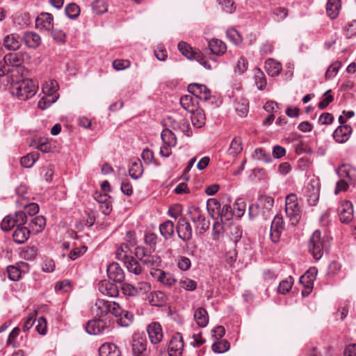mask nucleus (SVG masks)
Wrapping results in <instances>:
<instances>
[{
    "instance_id": "2",
    "label": "nucleus",
    "mask_w": 356,
    "mask_h": 356,
    "mask_svg": "<svg viewBox=\"0 0 356 356\" xmlns=\"http://www.w3.org/2000/svg\"><path fill=\"white\" fill-rule=\"evenodd\" d=\"M119 304L104 299H97L91 307V312L95 317L100 318H109V315L119 312Z\"/></svg>"
},
{
    "instance_id": "48",
    "label": "nucleus",
    "mask_w": 356,
    "mask_h": 356,
    "mask_svg": "<svg viewBox=\"0 0 356 356\" xmlns=\"http://www.w3.org/2000/svg\"><path fill=\"white\" fill-rule=\"evenodd\" d=\"M293 284V280L292 277L289 276L286 279L282 280L277 288V291L283 295L287 293L291 290Z\"/></svg>"
},
{
    "instance_id": "33",
    "label": "nucleus",
    "mask_w": 356,
    "mask_h": 356,
    "mask_svg": "<svg viewBox=\"0 0 356 356\" xmlns=\"http://www.w3.org/2000/svg\"><path fill=\"white\" fill-rule=\"evenodd\" d=\"M59 86L56 80H49L42 86V92L45 95L58 96Z\"/></svg>"
},
{
    "instance_id": "4",
    "label": "nucleus",
    "mask_w": 356,
    "mask_h": 356,
    "mask_svg": "<svg viewBox=\"0 0 356 356\" xmlns=\"http://www.w3.org/2000/svg\"><path fill=\"white\" fill-rule=\"evenodd\" d=\"M285 212L292 225L298 223L301 217V209L296 194L291 193L286 196Z\"/></svg>"
},
{
    "instance_id": "43",
    "label": "nucleus",
    "mask_w": 356,
    "mask_h": 356,
    "mask_svg": "<svg viewBox=\"0 0 356 356\" xmlns=\"http://www.w3.org/2000/svg\"><path fill=\"white\" fill-rule=\"evenodd\" d=\"M220 221L226 224V221H230L233 218V211L230 205L224 204L219 211Z\"/></svg>"
},
{
    "instance_id": "37",
    "label": "nucleus",
    "mask_w": 356,
    "mask_h": 356,
    "mask_svg": "<svg viewBox=\"0 0 356 356\" xmlns=\"http://www.w3.org/2000/svg\"><path fill=\"white\" fill-rule=\"evenodd\" d=\"M46 225V219L42 216H38L32 218L29 223L30 229L35 234L41 232Z\"/></svg>"
},
{
    "instance_id": "31",
    "label": "nucleus",
    "mask_w": 356,
    "mask_h": 356,
    "mask_svg": "<svg viewBox=\"0 0 356 356\" xmlns=\"http://www.w3.org/2000/svg\"><path fill=\"white\" fill-rule=\"evenodd\" d=\"M341 8L340 0H328L326 5V12L328 17L331 19L337 17Z\"/></svg>"
},
{
    "instance_id": "29",
    "label": "nucleus",
    "mask_w": 356,
    "mask_h": 356,
    "mask_svg": "<svg viewBox=\"0 0 356 356\" xmlns=\"http://www.w3.org/2000/svg\"><path fill=\"white\" fill-rule=\"evenodd\" d=\"M209 48L212 54L221 56L226 51V44L218 39L213 38L208 42Z\"/></svg>"
},
{
    "instance_id": "61",
    "label": "nucleus",
    "mask_w": 356,
    "mask_h": 356,
    "mask_svg": "<svg viewBox=\"0 0 356 356\" xmlns=\"http://www.w3.org/2000/svg\"><path fill=\"white\" fill-rule=\"evenodd\" d=\"M344 35L347 38L356 36V19L349 22L344 29Z\"/></svg>"
},
{
    "instance_id": "19",
    "label": "nucleus",
    "mask_w": 356,
    "mask_h": 356,
    "mask_svg": "<svg viewBox=\"0 0 356 356\" xmlns=\"http://www.w3.org/2000/svg\"><path fill=\"white\" fill-rule=\"evenodd\" d=\"M38 29L44 31H51L53 28V16L48 13H41L35 20Z\"/></svg>"
},
{
    "instance_id": "62",
    "label": "nucleus",
    "mask_w": 356,
    "mask_h": 356,
    "mask_svg": "<svg viewBox=\"0 0 356 356\" xmlns=\"http://www.w3.org/2000/svg\"><path fill=\"white\" fill-rule=\"evenodd\" d=\"M236 111L240 116H245L248 112V102L246 99H241L237 102Z\"/></svg>"
},
{
    "instance_id": "20",
    "label": "nucleus",
    "mask_w": 356,
    "mask_h": 356,
    "mask_svg": "<svg viewBox=\"0 0 356 356\" xmlns=\"http://www.w3.org/2000/svg\"><path fill=\"white\" fill-rule=\"evenodd\" d=\"M24 267H28V264L25 262H20L15 265L8 266L6 268L8 278L13 282L19 281L22 277V268Z\"/></svg>"
},
{
    "instance_id": "44",
    "label": "nucleus",
    "mask_w": 356,
    "mask_h": 356,
    "mask_svg": "<svg viewBox=\"0 0 356 356\" xmlns=\"http://www.w3.org/2000/svg\"><path fill=\"white\" fill-rule=\"evenodd\" d=\"M58 99V96L45 95L38 101V106L42 110H44L49 107L53 103L56 102Z\"/></svg>"
},
{
    "instance_id": "30",
    "label": "nucleus",
    "mask_w": 356,
    "mask_h": 356,
    "mask_svg": "<svg viewBox=\"0 0 356 356\" xmlns=\"http://www.w3.org/2000/svg\"><path fill=\"white\" fill-rule=\"evenodd\" d=\"M23 40L27 47L35 48L40 45L41 39L40 35L34 32H26Z\"/></svg>"
},
{
    "instance_id": "3",
    "label": "nucleus",
    "mask_w": 356,
    "mask_h": 356,
    "mask_svg": "<svg viewBox=\"0 0 356 356\" xmlns=\"http://www.w3.org/2000/svg\"><path fill=\"white\" fill-rule=\"evenodd\" d=\"M329 248V241L327 239L321 237V233L316 230L310 238L309 249L316 260L320 259L323 254L324 251Z\"/></svg>"
},
{
    "instance_id": "35",
    "label": "nucleus",
    "mask_w": 356,
    "mask_h": 356,
    "mask_svg": "<svg viewBox=\"0 0 356 356\" xmlns=\"http://www.w3.org/2000/svg\"><path fill=\"white\" fill-rule=\"evenodd\" d=\"M4 46L8 50L15 51L20 47L19 36L16 34H10L4 39Z\"/></svg>"
},
{
    "instance_id": "56",
    "label": "nucleus",
    "mask_w": 356,
    "mask_h": 356,
    "mask_svg": "<svg viewBox=\"0 0 356 356\" xmlns=\"http://www.w3.org/2000/svg\"><path fill=\"white\" fill-rule=\"evenodd\" d=\"M38 250L34 246L25 247L22 252V257L26 260H33L37 256Z\"/></svg>"
},
{
    "instance_id": "6",
    "label": "nucleus",
    "mask_w": 356,
    "mask_h": 356,
    "mask_svg": "<svg viewBox=\"0 0 356 356\" xmlns=\"http://www.w3.org/2000/svg\"><path fill=\"white\" fill-rule=\"evenodd\" d=\"M111 320L108 318H100L95 317L94 319L88 321L86 325V330L90 334L97 335L103 334L109 329Z\"/></svg>"
},
{
    "instance_id": "10",
    "label": "nucleus",
    "mask_w": 356,
    "mask_h": 356,
    "mask_svg": "<svg viewBox=\"0 0 356 356\" xmlns=\"http://www.w3.org/2000/svg\"><path fill=\"white\" fill-rule=\"evenodd\" d=\"M147 332L151 343L154 346L160 343L163 338V329L159 322H152L147 326Z\"/></svg>"
},
{
    "instance_id": "53",
    "label": "nucleus",
    "mask_w": 356,
    "mask_h": 356,
    "mask_svg": "<svg viewBox=\"0 0 356 356\" xmlns=\"http://www.w3.org/2000/svg\"><path fill=\"white\" fill-rule=\"evenodd\" d=\"M142 158L143 161L147 164L154 163L155 165L159 166V162L154 159V155L152 150L149 149H145L142 152Z\"/></svg>"
},
{
    "instance_id": "24",
    "label": "nucleus",
    "mask_w": 356,
    "mask_h": 356,
    "mask_svg": "<svg viewBox=\"0 0 356 356\" xmlns=\"http://www.w3.org/2000/svg\"><path fill=\"white\" fill-rule=\"evenodd\" d=\"M147 299L151 305L162 307L166 303L168 298L164 292L154 291L149 294Z\"/></svg>"
},
{
    "instance_id": "7",
    "label": "nucleus",
    "mask_w": 356,
    "mask_h": 356,
    "mask_svg": "<svg viewBox=\"0 0 356 356\" xmlns=\"http://www.w3.org/2000/svg\"><path fill=\"white\" fill-rule=\"evenodd\" d=\"M147 339L140 333H135L132 337L131 352L133 356H148Z\"/></svg>"
},
{
    "instance_id": "41",
    "label": "nucleus",
    "mask_w": 356,
    "mask_h": 356,
    "mask_svg": "<svg viewBox=\"0 0 356 356\" xmlns=\"http://www.w3.org/2000/svg\"><path fill=\"white\" fill-rule=\"evenodd\" d=\"M191 220L194 223L198 222L204 218V215L200 207L196 206L189 207L187 211Z\"/></svg>"
},
{
    "instance_id": "23",
    "label": "nucleus",
    "mask_w": 356,
    "mask_h": 356,
    "mask_svg": "<svg viewBox=\"0 0 356 356\" xmlns=\"http://www.w3.org/2000/svg\"><path fill=\"white\" fill-rule=\"evenodd\" d=\"M30 236V229L24 226H17L13 234V241L17 244L24 243Z\"/></svg>"
},
{
    "instance_id": "1",
    "label": "nucleus",
    "mask_w": 356,
    "mask_h": 356,
    "mask_svg": "<svg viewBox=\"0 0 356 356\" xmlns=\"http://www.w3.org/2000/svg\"><path fill=\"white\" fill-rule=\"evenodd\" d=\"M36 86L31 79H23L11 85L10 91L19 100L25 101L36 93Z\"/></svg>"
},
{
    "instance_id": "17",
    "label": "nucleus",
    "mask_w": 356,
    "mask_h": 356,
    "mask_svg": "<svg viewBox=\"0 0 356 356\" xmlns=\"http://www.w3.org/2000/svg\"><path fill=\"white\" fill-rule=\"evenodd\" d=\"M98 290L103 295L109 297H117L119 294L118 286L106 280H101L98 283Z\"/></svg>"
},
{
    "instance_id": "12",
    "label": "nucleus",
    "mask_w": 356,
    "mask_h": 356,
    "mask_svg": "<svg viewBox=\"0 0 356 356\" xmlns=\"http://www.w3.org/2000/svg\"><path fill=\"white\" fill-rule=\"evenodd\" d=\"M188 91L197 100L207 101L211 97L210 90L203 84L191 83L188 86Z\"/></svg>"
},
{
    "instance_id": "5",
    "label": "nucleus",
    "mask_w": 356,
    "mask_h": 356,
    "mask_svg": "<svg viewBox=\"0 0 356 356\" xmlns=\"http://www.w3.org/2000/svg\"><path fill=\"white\" fill-rule=\"evenodd\" d=\"M178 49L181 54L188 59H195L200 65L207 70H211V67L205 60L203 54L200 51H195L192 47L186 42H180L178 44Z\"/></svg>"
},
{
    "instance_id": "60",
    "label": "nucleus",
    "mask_w": 356,
    "mask_h": 356,
    "mask_svg": "<svg viewBox=\"0 0 356 356\" xmlns=\"http://www.w3.org/2000/svg\"><path fill=\"white\" fill-rule=\"evenodd\" d=\"M341 66V63L340 62H336L330 65L327 70L325 77L326 79H330L333 78L338 72Z\"/></svg>"
},
{
    "instance_id": "40",
    "label": "nucleus",
    "mask_w": 356,
    "mask_h": 356,
    "mask_svg": "<svg viewBox=\"0 0 356 356\" xmlns=\"http://www.w3.org/2000/svg\"><path fill=\"white\" fill-rule=\"evenodd\" d=\"M161 136L164 144L172 147H175L177 145V138L170 129H163L161 132Z\"/></svg>"
},
{
    "instance_id": "36",
    "label": "nucleus",
    "mask_w": 356,
    "mask_h": 356,
    "mask_svg": "<svg viewBox=\"0 0 356 356\" xmlns=\"http://www.w3.org/2000/svg\"><path fill=\"white\" fill-rule=\"evenodd\" d=\"M124 265L127 270L134 275H140L143 271L140 263L132 256H130V258H128V260H126Z\"/></svg>"
},
{
    "instance_id": "54",
    "label": "nucleus",
    "mask_w": 356,
    "mask_h": 356,
    "mask_svg": "<svg viewBox=\"0 0 356 356\" xmlns=\"http://www.w3.org/2000/svg\"><path fill=\"white\" fill-rule=\"evenodd\" d=\"M3 62L6 65L18 66L20 63V58L15 53H10L4 56Z\"/></svg>"
},
{
    "instance_id": "16",
    "label": "nucleus",
    "mask_w": 356,
    "mask_h": 356,
    "mask_svg": "<svg viewBox=\"0 0 356 356\" xmlns=\"http://www.w3.org/2000/svg\"><path fill=\"white\" fill-rule=\"evenodd\" d=\"M341 222L348 223L353 218V204L350 201H344L338 209Z\"/></svg>"
},
{
    "instance_id": "21",
    "label": "nucleus",
    "mask_w": 356,
    "mask_h": 356,
    "mask_svg": "<svg viewBox=\"0 0 356 356\" xmlns=\"http://www.w3.org/2000/svg\"><path fill=\"white\" fill-rule=\"evenodd\" d=\"M181 106L187 111L194 113L198 109V100L193 95H186L180 98Z\"/></svg>"
},
{
    "instance_id": "39",
    "label": "nucleus",
    "mask_w": 356,
    "mask_h": 356,
    "mask_svg": "<svg viewBox=\"0 0 356 356\" xmlns=\"http://www.w3.org/2000/svg\"><path fill=\"white\" fill-rule=\"evenodd\" d=\"M161 234L165 238H171L174 234V223L170 220H166L159 226Z\"/></svg>"
},
{
    "instance_id": "42",
    "label": "nucleus",
    "mask_w": 356,
    "mask_h": 356,
    "mask_svg": "<svg viewBox=\"0 0 356 356\" xmlns=\"http://www.w3.org/2000/svg\"><path fill=\"white\" fill-rule=\"evenodd\" d=\"M39 158L38 152H31L21 158L20 163L24 168H31Z\"/></svg>"
},
{
    "instance_id": "18",
    "label": "nucleus",
    "mask_w": 356,
    "mask_h": 356,
    "mask_svg": "<svg viewBox=\"0 0 356 356\" xmlns=\"http://www.w3.org/2000/svg\"><path fill=\"white\" fill-rule=\"evenodd\" d=\"M170 127L175 131H180L186 134L187 136H190L192 134V131L188 123V121L185 118H181L180 120H173L172 118H169Z\"/></svg>"
},
{
    "instance_id": "46",
    "label": "nucleus",
    "mask_w": 356,
    "mask_h": 356,
    "mask_svg": "<svg viewBox=\"0 0 356 356\" xmlns=\"http://www.w3.org/2000/svg\"><path fill=\"white\" fill-rule=\"evenodd\" d=\"M242 150V142L240 138H234L229 146L228 153L233 156L238 155Z\"/></svg>"
},
{
    "instance_id": "50",
    "label": "nucleus",
    "mask_w": 356,
    "mask_h": 356,
    "mask_svg": "<svg viewBox=\"0 0 356 356\" xmlns=\"http://www.w3.org/2000/svg\"><path fill=\"white\" fill-rule=\"evenodd\" d=\"M212 350L217 353H223L230 348V344L227 340H220L213 343Z\"/></svg>"
},
{
    "instance_id": "13",
    "label": "nucleus",
    "mask_w": 356,
    "mask_h": 356,
    "mask_svg": "<svg viewBox=\"0 0 356 356\" xmlns=\"http://www.w3.org/2000/svg\"><path fill=\"white\" fill-rule=\"evenodd\" d=\"M177 232L179 237L184 241H188L192 238V227L185 218H180L177 222Z\"/></svg>"
},
{
    "instance_id": "49",
    "label": "nucleus",
    "mask_w": 356,
    "mask_h": 356,
    "mask_svg": "<svg viewBox=\"0 0 356 356\" xmlns=\"http://www.w3.org/2000/svg\"><path fill=\"white\" fill-rule=\"evenodd\" d=\"M80 8L76 3H69L65 9L66 15L70 19H76L80 15Z\"/></svg>"
},
{
    "instance_id": "15",
    "label": "nucleus",
    "mask_w": 356,
    "mask_h": 356,
    "mask_svg": "<svg viewBox=\"0 0 356 356\" xmlns=\"http://www.w3.org/2000/svg\"><path fill=\"white\" fill-rule=\"evenodd\" d=\"M106 271L110 280L118 283L124 280V272L118 263H111L108 266Z\"/></svg>"
},
{
    "instance_id": "38",
    "label": "nucleus",
    "mask_w": 356,
    "mask_h": 356,
    "mask_svg": "<svg viewBox=\"0 0 356 356\" xmlns=\"http://www.w3.org/2000/svg\"><path fill=\"white\" fill-rule=\"evenodd\" d=\"M141 262L152 270L154 268H158L157 267H159L161 263V259L156 254H148L145 258L142 259Z\"/></svg>"
},
{
    "instance_id": "64",
    "label": "nucleus",
    "mask_w": 356,
    "mask_h": 356,
    "mask_svg": "<svg viewBox=\"0 0 356 356\" xmlns=\"http://www.w3.org/2000/svg\"><path fill=\"white\" fill-rule=\"evenodd\" d=\"M36 148L43 153H48L51 151V144L47 138H40L37 142Z\"/></svg>"
},
{
    "instance_id": "52",
    "label": "nucleus",
    "mask_w": 356,
    "mask_h": 356,
    "mask_svg": "<svg viewBox=\"0 0 356 356\" xmlns=\"http://www.w3.org/2000/svg\"><path fill=\"white\" fill-rule=\"evenodd\" d=\"M192 114L191 121L193 125L197 126V127H201L204 124L205 118L202 110L197 109V111Z\"/></svg>"
},
{
    "instance_id": "11",
    "label": "nucleus",
    "mask_w": 356,
    "mask_h": 356,
    "mask_svg": "<svg viewBox=\"0 0 356 356\" xmlns=\"http://www.w3.org/2000/svg\"><path fill=\"white\" fill-rule=\"evenodd\" d=\"M184 350V339L181 333H175L170 341L168 345V354L170 356H181Z\"/></svg>"
},
{
    "instance_id": "25",
    "label": "nucleus",
    "mask_w": 356,
    "mask_h": 356,
    "mask_svg": "<svg viewBox=\"0 0 356 356\" xmlns=\"http://www.w3.org/2000/svg\"><path fill=\"white\" fill-rule=\"evenodd\" d=\"M120 311L116 313H113V316L118 318V323L122 327H127L129 326L134 320V315L127 311L124 310L120 305H119Z\"/></svg>"
},
{
    "instance_id": "59",
    "label": "nucleus",
    "mask_w": 356,
    "mask_h": 356,
    "mask_svg": "<svg viewBox=\"0 0 356 356\" xmlns=\"http://www.w3.org/2000/svg\"><path fill=\"white\" fill-rule=\"evenodd\" d=\"M179 285L182 289L188 291H193L197 289V282L189 278L181 280Z\"/></svg>"
},
{
    "instance_id": "34",
    "label": "nucleus",
    "mask_w": 356,
    "mask_h": 356,
    "mask_svg": "<svg viewBox=\"0 0 356 356\" xmlns=\"http://www.w3.org/2000/svg\"><path fill=\"white\" fill-rule=\"evenodd\" d=\"M265 68L268 74L271 76L279 75L282 71L280 63L272 58L268 59L266 61Z\"/></svg>"
},
{
    "instance_id": "32",
    "label": "nucleus",
    "mask_w": 356,
    "mask_h": 356,
    "mask_svg": "<svg viewBox=\"0 0 356 356\" xmlns=\"http://www.w3.org/2000/svg\"><path fill=\"white\" fill-rule=\"evenodd\" d=\"M194 318L197 324L201 327H206L209 323L207 312L202 307H199L195 311Z\"/></svg>"
},
{
    "instance_id": "9",
    "label": "nucleus",
    "mask_w": 356,
    "mask_h": 356,
    "mask_svg": "<svg viewBox=\"0 0 356 356\" xmlns=\"http://www.w3.org/2000/svg\"><path fill=\"white\" fill-rule=\"evenodd\" d=\"M319 195L320 184L317 180L312 179L306 186L305 191L308 204L311 206L316 205L319 200Z\"/></svg>"
},
{
    "instance_id": "28",
    "label": "nucleus",
    "mask_w": 356,
    "mask_h": 356,
    "mask_svg": "<svg viewBox=\"0 0 356 356\" xmlns=\"http://www.w3.org/2000/svg\"><path fill=\"white\" fill-rule=\"evenodd\" d=\"M314 279L315 276L313 273L310 274L309 271L300 278V282L305 286L304 289L302 291V296L306 297L311 293L313 289V281Z\"/></svg>"
},
{
    "instance_id": "14",
    "label": "nucleus",
    "mask_w": 356,
    "mask_h": 356,
    "mask_svg": "<svg viewBox=\"0 0 356 356\" xmlns=\"http://www.w3.org/2000/svg\"><path fill=\"white\" fill-rule=\"evenodd\" d=\"M284 229L283 218L280 216H275L272 221L270 231V237L273 242L277 243L280 239V236Z\"/></svg>"
},
{
    "instance_id": "27",
    "label": "nucleus",
    "mask_w": 356,
    "mask_h": 356,
    "mask_svg": "<svg viewBox=\"0 0 356 356\" xmlns=\"http://www.w3.org/2000/svg\"><path fill=\"white\" fill-rule=\"evenodd\" d=\"M100 356H120L121 353L117 346L113 343H105L99 348Z\"/></svg>"
},
{
    "instance_id": "8",
    "label": "nucleus",
    "mask_w": 356,
    "mask_h": 356,
    "mask_svg": "<svg viewBox=\"0 0 356 356\" xmlns=\"http://www.w3.org/2000/svg\"><path fill=\"white\" fill-rule=\"evenodd\" d=\"M150 275L159 282L167 287H172L177 282V279L170 272L159 268L150 270Z\"/></svg>"
},
{
    "instance_id": "58",
    "label": "nucleus",
    "mask_w": 356,
    "mask_h": 356,
    "mask_svg": "<svg viewBox=\"0 0 356 356\" xmlns=\"http://www.w3.org/2000/svg\"><path fill=\"white\" fill-rule=\"evenodd\" d=\"M14 216L11 215L6 216L1 221V227L3 231H9L15 226Z\"/></svg>"
},
{
    "instance_id": "22",
    "label": "nucleus",
    "mask_w": 356,
    "mask_h": 356,
    "mask_svg": "<svg viewBox=\"0 0 356 356\" xmlns=\"http://www.w3.org/2000/svg\"><path fill=\"white\" fill-rule=\"evenodd\" d=\"M351 132L352 128L350 126L341 125L334 131L333 137L338 143H345L348 140Z\"/></svg>"
},
{
    "instance_id": "26",
    "label": "nucleus",
    "mask_w": 356,
    "mask_h": 356,
    "mask_svg": "<svg viewBox=\"0 0 356 356\" xmlns=\"http://www.w3.org/2000/svg\"><path fill=\"white\" fill-rule=\"evenodd\" d=\"M143 172V165L140 159L137 158L131 159L129 169V176L134 179H138L142 176Z\"/></svg>"
},
{
    "instance_id": "47",
    "label": "nucleus",
    "mask_w": 356,
    "mask_h": 356,
    "mask_svg": "<svg viewBox=\"0 0 356 356\" xmlns=\"http://www.w3.org/2000/svg\"><path fill=\"white\" fill-rule=\"evenodd\" d=\"M242 234L243 231L240 226L234 225L230 227V239L233 241L236 248L242 237Z\"/></svg>"
},
{
    "instance_id": "63",
    "label": "nucleus",
    "mask_w": 356,
    "mask_h": 356,
    "mask_svg": "<svg viewBox=\"0 0 356 356\" xmlns=\"http://www.w3.org/2000/svg\"><path fill=\"white\" fill-rule=\"evenodd\" d=\"M88 250V248L86 245H82L81 247L79 248H73L70 254H69V258L71 260H75L77 258L82 256Z\"/></svg>"
},
{
    "instance_id": "51",
    "label": "nucleus",
    "mask_w": 356,
    "mask_h": 356,
    "mask_svg": "<svg viewBox=\"0 0 356 356\" xmlns=\"http://www.w3.org/2000/svg\"><path fill=\"white\" fill-rule=\"evenodd\" d=\"M92 10L96 14L100 15L108 10L107 4L104 0H95L92 4Z\"/></svg>"
},
{
    "instance_id": "45",
    "label": "nucleus",
    "mask_w": 356,
    "mask_h": 356,
    "mask_svg": "<svg viewBox=\"0 0 356 356\" xmlns=\"http://www.w3.org/2000/svg\"><path fill=\"white\" fill-rule=\"evenodd\" d=\"M254 77L257 88L261 90H264L266 86V80L263 72L259 68L255 69Z\"/></svg>"
},
{
    "instance_id": "57",
    "label": "nucleus",
    "mask_w": 356,
    "mask_h": 356,
    "mask_svg": "<svg viewBox=\"0 0 356 356\" xmlns=\"http://www.w3.org/2000/svg\"><path fill=\"white\" fill-rule=\"evenodd\" d=\"M227 38L235 44H238L242 41L241 35L234 28L228 29L227 31Z\"/></svg>"
},
{
    "instance_id": "55",
    "label": "nucleus",
    "mask_w": 356,
    "mask_h": 356,
    "mask_svg": "<svg viewBox=\"0 0 356 356\" xmlns=\"http://www.w3.org/2000/svg\"><path fill=\"white\" fill-rule=\"evenodd\" d=\"M224 224L222 222H216L213 225L212 229V238L214 241L218 240L220 237H222V234L224 232Z\"/></svg>"
}]
</instances>
